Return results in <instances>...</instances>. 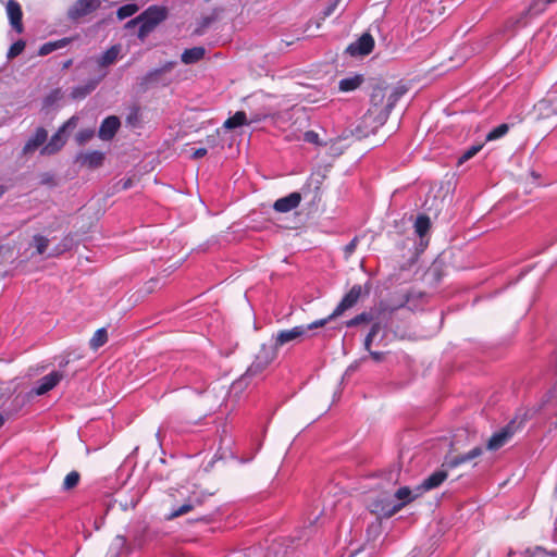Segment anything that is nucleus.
<instances>
[{
  "mask_svg": "<svg viewBox=\"0 0 557 557\" xmlns=\"http://www.w3.org/2000/svg\"><path fill=\"white\" fill-rule=\"evenodd\" d=\"M419 497L409 487H400L394 494L384 492L370 504V510L381 518H389L405 505Z\"/></svg>",
  "mask_w": 557,
  "mask_h": 557,
  "instance_id": "1",
  "label": "nucleus"
},
{
  "mask_svg": "<svg viewBox=\"0 0 557 557\" xmlns=\"http://www.w3.org/2000/svg\"><path fill=\"white\" fill-rule=\"evenodd\" d=\"M166 16L164 8L150 7L135 20L129 21L126 27L138 26V37L144 39L156 25L162 22Z\"/></svg>",
  "mask_w": 557,
  "mask_h": 557,
  "instance_id": "2",
  "label": "nucleus"
},
{
  "mask_svg": "<svg viewBox=\"0 0 557 557\" xmlns=\"http://www.w3.org/2000/svg\"><path fill=\"white\" fill-rule=\"evenodd\" d=\"M326 323V319H321L307 325H298L290 330L280 331L275 336V347L278 348L288 343L300 341L305 338L311 330L322 327Z\"/></svg>",
  "mask_w": 557,
  "mask_h": 557,
  "instance_id": "3",
  "label": "nucleus"
},
{
  "mask_svg": "<svg viewBox=\"0 0 557 557\" xmlns=\"http://www.w3.org/2000/svg\"><path fill=\"white\" fill-rule=\"evenodd\" d=\"M77 116H72L71 119H69L50 138V140L41 148L40 153L45 156H50L58 152L66 143V131L75 128L77 126Z\"/></svg>",
  "mask_w": 557,
  "mask_h": 557,
  "instance_id": "4",
  "label": "nucleus"
},
{
  "mask_svg": "<svg viewBox=\"0 0 557 557\" xmlns=\"http://www.w3.org/2000/svg\"><path fill=\"white\" fill-rule=\"evenodd\" d=\"M64 377L63 372L53 371L45 376H42L38 382L36 387L33 389V393L37 396L45 395L52 388H54L61 380Z\"/></svg>",
  "mask_w": 557,
  "mask_h": 557,
  "instance_id": "5",
  "label": "nucleus"
},
{
  "mask_svg": "<svg viewBox=\"0 0 557 557\" xmlns=\"http://www.w3.org/2000/svg\"><path fill=\"white\" fill-rule=\"evenodd\" d=\"M362 288L360 285H355L342 299L333 313L326 318L327 322L335 317L341 315L344 311L351 308L359 299Z\"/></svg>",
  "mask_w": 557,
  "mask_h": 557,
  "instance_id": "6",
  "label": "nucleus"
},
{
  "mask_svg": "<svg viewBox=\"0 0 557 557\" xmlns=\"http://www.w3.org/2000/svg\"><path fill=\"white\" fill-rule=\"evenodd\" d=\"M374 47V39L369 34H363L357 41L350 44L347 47V52L352 55H366L369 54Z\"/></svg>",
  "mask_w": 557,
  "mask_h": 557,
  "instance_id": "7",
  "label": "nucleus"
},
{
  "mask_svg": "<svg viewBox=\"0 0 557 557\" xmlns=\"http://www.w3.org/2000/svg\"><path fill=\"white\" fill-rule=\"evenodd\" d=\"M7 15L10 21V24L12 28L17 33L21 34L24 30L23 24H22V9L21 5L14 1L9 0L5 7Z\"/></svg>",
  "mask_w": 557,
  "mask_h": 557,
  "instance_id": "8",
  "label": "nucleus"
},
{
  "mask_svg": "<svg viewBox=\"0 0 557 557\" xmlns=\"http://www.w3.org/2000/svg\"><path fill=\"white\" fill-rule=\"evenodd\" d=\"M447 478V472L444 470H438L428 476L421 485L417 486L412 491V494L422 495L424 492L433 490L440 486Z\"/></svg>",
  "mask_w": 557,
  "mask_h": 557,
  "instance_id": "9",
  "label": "nucleus"
},
{
  "mask_svg": "<svg viewBox=\"0 0 557 557\" xmlns=\"http://www.w3.org/2000/svg\"><path fill=\"white\" fill-rule=\"evenodd\" d=\"M48 138V133L45 128L39 127L36 129L35 134L27 140L23 148L24 154H30L35 152L39 147H44Z\"/></svg>",
  "mask_w": 557,
  "mask_h": 557,
  "instance_id": "10",
  "label": "nucleus"
},
{
  "mask_svg": "<svg viewBox=\"0 0 557 557\" xmlns=\"http://www.w3.org/2000/svg\"><path fill=\"white\" fill-rule=\"evenodd\" d=\"M300 200H301V198L298 193H292L286 197L277 199L274 202L273 208L277 212H289L293 209H295L296 207H298Z\"/></svg>",
  "mask_w": 557,
  "mask_h": 557,
  "instance_id": "11",
  "label": "nucleus"
},
{
  "mask_svg": "<svg viewBox=\"0 0 557 557\" xmlns=\"http://www.w3.org/2000/svg\"><path fill=\"white\" fill-rule=\"evenodd\" d=\"M98 7L99 0H78L70 10V15L76 18L95 11Z\"/></svg>",
  "mask_w": 557,
  "mask_h": 557,
  "instance_id": "12",
  "label": "nucleus"
},
{
  "mask_svg": "<svg viewBox=\"0 0 557 557\" xmlns=\"http://www.w3.org/2000/svg\"><path fill=\"white\" fill-rule=\"evenodd\" d=\"M119 127H120V120L114 115L109 116L102 122V124L100 126L99 137L103 140H109L115 135Z\"/></svg>",
  "mask_w": 557,
  "mask_h": 557,
  "instance_id": "13",
  "label": "nucleus"
},
{
  "mask_svg": "<svg viewBox=\"0 0 557 557\" xmlns=\"http://www.w3.org/2000/svg\"><path fill=\"white\" fill-rule=\"evenodd\" d=\"M104 154L101 151H89L77 157L78 162L87 168L95 169L102 164Z\"/></svg>",
  "mask_w": 557,
  "mask_h": 557,
  "instance_id": "14",
  "label": "nucleus"
},
{
  "mask_svg": "<svg viewBox=\"0 0 557 557\" xmlns=\"http://www.w3.org/2000/svg\"><path fill=\"white\" fill-rule=\"evenodd\" d=\"M512 433L508 428L500 430L493 434V436L487 442V448L490 450H497L503 447L511 437Z\"/></svg>",
  "mask_w": 557,
  "mask_h": 557,
  "instance_id": "15",
  "label": "nucleus"
},
{
  "mask_svg": "<svg viewBox=\"0 0 557 557\" xmlns=\"http://www.w3.org/2000/svg\"><path fill=\"white\" fill-rule=\"evenodd\" d=\"M121 52V46L115 45L112 46L110 49H108L106 52H103L99 58H97V63L99 66L106 67L111 64H113Z\"/></svg>",
  "mask_w": 557,
  "mask_h": 557,
  "instance_id": "16",
  "label": "nucleus"
},
{
  "mask_svg": "<svg viewBox=\"0 0 557 557\" xmlns=\"http://www.w3.org/2000/svg\"><path fill=\"white\" fill-rule=\"evenodd\" d=\"M262 358H263L262 354H258L256 357V360L251 363V366L248 368L245 375L236 384H243L246 382V380L248 377H251V376H255V375L261 373L268 367V364H263V362L261 360Z\"/></svg>",
  "mask_w": 557,
  "mask_h": 557,
  "instance_id": "17",
  "label": "nucleus"
},
{
  "mask_svg": "<svg viewBox=\"0 0 557 557\" xmlns=\"http://www.w3.org/2000/svg\"><path fill=\"white\" fill-rule=\"evenodd\" d=\"M509 557H557V553H547L542 547L527 548L521 552H510Z\"/></svg>",
  "mask_w": 557,
  "mask_h": 557,
  "instance_id": "18",
  "label": "nucleus"
},
{
  "mask_svg": "<svg viewBox=\"0 0 557 557\" xmlns=\"http://www.w3.org/2000/svg\"><path fill=\"white\" fill-rule=\"evenodd\" d=\"M205 55V49L202 47H194L186 49L182 54V61L185 64L196 63L201 60Z\"/></svg>",
  "mask_w": 557,
  "mask_h": 557,
  "instance_id": "19",
  "label": "nucleus"
},
{
  "mask_svg": "<svg viewBox=\"0 0 557 557\" xmlns=\"http://www.w3.org/2000/svg\"><path fill=\"white\" fill-rule=\"evenodd\" d=\"M416 14H417V18H420V17L422 18L421 24L425 22V25L420 26V29L422 32L426 30L428 26H430L434 22L435 12L429 10L426 8V3L420 4V8Z\"/></svg>",
  "mask_w": 557,
  "mask_h": 557,
  "instance_id": "20",
  "label": "nucleus"
},
{
  "mask_svg": "<svg viewBox=\"0 0 557 557\" xmlns=\"http://www.w3.org/2000/svg\"><path fill=\"white\" fill-rule=\"evenodd\" d=\"M481 454H482V449L480 447H475V448L471 449L469 453L447 461V465L449 467L454 468V467H457L461 463L468 462V461L479 457Z\"/></svg>",
  "mask_w": 557,
  "mask_h": 557,
  "instance_id": "21",
  "label": "nucleus"
},
{
  "mask_svg": "<svg viewBox=\"0 0 557 557\" xmlns=\"http://www.w3.org/2000/svg\"><path fill=\"white\" fill-rule=\"evenodd\" d=\"M69 42H70L69 38H63V39H60V40H57V41L46 42V44H44L40 47L39 54L40 55H47V54L51 53L54 50L64 48L66 45H69Z\"/></svg>",
  "mask_w": 557,
  "mask_h": 557,
  "instance_id": "22",
  "label": "nucleus"
},
{
  "mask_svg": "<svg viewBox=\"0 0 557 557\" xmlns=\"http://www.w3.org/2000/svg\"><path fill=\"white\" fill-rule=\"evenodd\" d=\"M98 82H89L84 86H77L72 89L71 96L73 99H83L89 95L97 86Z\"/></svg>",
  "mask_w": 557,
  "mask_h": 557,
  "instance_id": "23",
  "label": "nucleus"
},
{
  "mask_svg": "<svg viewBox=\"0 0 557 557\" xmlns=\"http://www.w3.org/2000/svg\"><path fill=\"white\" fill-rule=\"evenodd\" d=\"M362 83V77L359 75L344 78L339 82V89L342 91H351L360 86Z\"/></svg>",
  "mask_w": 557,
  "mask_h": 557,
  "instance_id": "24",
  "label": "nucleus"
},
{
  "mask_svg": "<svg viewBox=\"0 0 557 557\" xmlns=\"http://www.w3.org/2000/svg\"><path fill=\"white\" fill-rule=\"evenodd\" d=\"M246 123V114L244 112H236L233 116L228 117L224 122V127L227 129H233L238 126H242Z\"/></svg>",
  "mask_w": 557,
  "mask_h": 557,
  "instance_id": "25",
  "label": "nucleus"
},
{
  "mask_svg": "<svg viewBox=\"0 0 557 557\" xmlns=\"http://www.w3.org/2000/svg\"><path fill=\"white\" fill-rule=\"evenodd\" d=\"M107 331L104 329H99L90 338V347L97 350L99 347L103 346L107 343Z\"/></svg>",
  "mask_w": 557,
  "mask_h": 557,
  "instance_id": "26",
  "label": "nucleus"
},
{
  "mask_svg": "<svg viewBox=\"0 0 557 557\" xmlns=\"http://www.w3.org/2000/svg\"><path fill=\"white\" fill-rule=\"evenodd\" d=\"M416 233L423 237L430 230V219L425 215H419L414 223Z\"/></svg>",
  "mask_w": 557,
  "mask_h": 557,
  "instance_id": "27",
  "label": "nucleus"
},
{
  "mask_svg": "<svg viewBox=\"0 0 557 557\" xmlns=\"http://www.w3.org/2000/svg\"><path fill=\"white\" fill-rule=\"evenodd\" d=\"M509 131L508 124H500L486 135V141H493L505 136Z\"/></svg>",
  "mask_w": 557,
  "mask_h": 557,
  "instance_id": "28",
  "label": "nucleus"
},
{
  "mask_svg": "<svg viewBox=\"0 0 557 557\" xmlns=\"http://www.w3.org/2000/svg\"><path fill=\"white\" fill-rule=\"evenodd\" d=\"M259 354H262L263 358L261 359L263 364H270L277 356V348L262 346Z\"/></svg>",
  "mask_w": 557,
  "mask_h": 557,
  "instance_id": "29",
  "label": "nucleus"
},
{
  "mask_svg": "<svg viewBox=\"0 0 557 557\" xmlns=\"http://www.w3.org/2000/svg\"><path fill=\"white\" fill-rule=\"evenodd\" d=\"M482 144L471 146L459 157L458 164L460 165L473 158L482 149Z\"/></svg>",
  "mask_w": 557,
  "mask_h": 557,
  "instance_id": "30",
  "label": "nucleus"
},
{
  "mask_svg": "<svg viewBox=\"0 0 557 557\" xmlns=\"http://www.w3.org/2000/svg\"><path fill=\"white\" fill-rule=\"evenodd\" d=\"M138 11V7L134 3H128V4H125L123 7H121L119 10H117V17L120 20H124L128 16H132L133 14H135L136 12Z\"/></svg>",
  "mask_w": 557,
  "mask_h": 557,
  "instance_id": "31",
  "label": "nucleus"
},
{
  "mask_svg": "<svg viewBox=\"0 0 557 557\" xmlns=\"http://www.w3.org/2000/svg\"><path fill=\"white\" fill-rule=\"evenodd\" d=\"M34 245L39 255L44 253L49 245V239L41 235L34 236Z\"/></svg>",
  "mask_w": 557,
  "mask_h": 557,
  "instance_id": "32",
  "label": "nucleus"
},
{
  "mask_svg": "<svg viewBox=\"0 0 557 557\" xmlns=\"http://www.w3.org/2000/svg\"><path fill=\"white\" fill-rule=\"evenodd\" d=\"M25 48V41L24 40H17L15 41L8 51V59H13L21 54Z\"/></svg>",
  "mask_w": 557,
  "mask_h": 557,
  "instance_id": "33",
  "label": "nucleus"
},
{
  "mask_svg": "<svg viewBox=\"0 0 557 557\" xmlns=\"http://www.w3.org/2000/svg\"><path fill=\"white\" fill-rule=\"evenodd\" d=\"M547 5L548 3H546L544 0H533L529 7V12L536 15L541 14L546 10Z\"/></svg>",
  "mask_w": 557,
  "mask_h": 557,
  "instance_id": "34",
  "label": "nucleus"
},
{
  "mask_svg": "<svg viewBox=\"0 0 557 557\" xmlns=\"http://www.w3.org/2000/svg\"><path fill=\"white\" fill-rule=\"evenodd\" d=\"M78 481H79V474L75 471L70 472L69 474H66V476L63 481V486H64V488L70 490V488L76 486Z\"/></svg>",
  "mask_w": 557,
  "mask_h": 557,
  "instance_id": "35",
  "label": "nucleus"
},
{
  "mask_svg": "<svg viewBox=\"0 0 557 557\" xmlns=\"http://www.w3.org/2000/svg\"><path fill=\"white\" fill-rule=\"evenodd\" d=\"M191 509H193V505L190 503H186V504L182 505L181 507H178L177 509L173 510L168 516V519L171 520V519L177 518L180 516H183V515L189 512Z\"/></svg>",
  "mask_w": 557,
  "mask_h": 557,
  "instance_id": "36",
  "label": "nucleus"
},
{
  "mask_svg": "<svg viewBox=\"0 0 557 557\" xmlns=\"http://www.w3.org/2000/svg\"><path fill=\"white\" fill-rule=\"evenodd\" d=\"M94 136V129H83L76 135V141L79 145H84Z\"/></svg>",
  "mask_w": 557,
  "mask_h": 557,
  "instance_id": "37",
  "label": "nucleus"
},
{
  "mask_svg": "<svg viewBox=\"0 0 557 557\" xmlns=\"http://www.w3.org/2000/svg\"><path fill=\"white\" fill-rule=\"evenodd\" d=\"M338 3H339V0H333L331 1L326 8L322 11V20H325L326 17L331 16L335 10L337 9L338 7Z\"/></svg>",
  "mask_w": 557,
  "mask_h": 557,
  "instance_id": "38",
  "label": "nucleus"
},
{
  "mask_svg": "<svg viewBox=\"0 0 557 557\" xmlns=\"http://www.w3.org/2000/svg\"><path fill=\"white\" fill-rule=\"evenodd\" d=\"M379 331H380V325L374 324L364 341V347L367 350H370V345Z\"/></svg>",
  "mask_w": 557,
  "mask_h": 557,
  "instance_id": "39",
  "label": "nucleus"
},
{
  "mask_svg": "<svg viewBox=\"0 0 557 557\" xmlns=\"http://www.w3.org/2000/svg\"><path fill=\"white\" fill-rule=\"evenodd\" d=\"M304 139L311 144H319V135L313 131L306 132Z\"/></svg>",
  "mask_w": 557,
  "mask_h": 557,
  "instance_id": "40",
  "label": "nucleus"
},
{
  "mask_svg": "<svg viewBox=\"0 0 557 557\" xmlns=\"http://www.w3.org/2000/svg\"><path fill=\"white\" fill-rule=\"evenodd\" d=\"M357 238H354L346 247H345V256L348 258L357 247Z\"/></svg>",
  "mask_w": 557,
  "mask_h": 557,
  "instance_id": "41",
  "label": "nucleus"
},
{
  "mask_svg": "<svg viewBox=\"0 0 557 557\" xmlns=\"http://www.w3.org/2000/svg\"><path fill=\"white\" fill-rule=\"evenodd\" d=\"M366 321V314H359L347 322V326H354Z\"/></svg>",
  "mask_w": 557,
  "mask_h": 557,
  "instance_id": "42",
  "label": "nucleus"
},
{
  "mask_svg": "<svg viewBox=\"0 0 557 557\" xmlns=\"http://www.w3.org/2000/svg\"><path fill=\"white\" fill-rule=\"evenodd\" d=\"M206 153H207V149H205V148H198V149H196V150L193 152L191 157H193L194 159H199V158H202L203 156H206Z\"/></svg>",
  "mask_w": 557,
  "mask_h": 557,
  "instance_id": "43",
  "label": "nucleus"
},
{
  "mask_svg": "<svg viewBox=\"0 0 557 557\" xmlns=\"http://www.w3.org/2000/svg\"><path fill=\"white\" fill-rule=\"evenodd\" d=\"M124 543H125L124 537H122V536H116V539H115V543H114V544H115L117 547H122V546L124 545Z\"/></svg>",
  "mask_w": 557,
  "mask_h": 557,
  "instance_id": "44",
  "label": "nucleus"
},
{
  "mask_svg": "<svg viewBox=\"0 0 557 557\" xmlns=\"http://www.w3.org/2000/svg\"><path fill=\"white\" fill-rule=\"evenodd\" d=\"M370 354H371L372 358H373L374 360H376V361L381 360V358H382V354H381V352H377V351H371Z\"/></svg>",
  "mask_w": 557,
  "mask_h": 557,
  "instance_id": "45",
  "label": "nucleus"
},
{
  "mask_svg": "<svg viewBox=\"0 0 557 557\" xmlns=\"http://www.w3.org/2000/svg\"><path fill=\"white\" fill-rule=\"evenodd\" d=\"M555 397H556V392H555V389H554V391H552V392L549 393L548 398H547V403H548V401H553V399H554Z\"/></svg>",
  "mask_w": 557,
  "mask_h": 557,
  "instance_id": "46",
  "label": "nucleus"
},
{
  "mask_svg": "<svg viewBox=\"0 0 557 557\" xmlns=\"http://www.w3.org/2000/svg\"><path fill=\"white\" fill-rule=\"evenodd\" d=\"M7 188L2 185H0V198L4 195Z\"/></svg>",
  "mask_w": 557,
  "mask_h": 557,
  "instance_id": "47",
  "label": "nucleus"
},
{
  "mask_svg": "<svg viewBox=\"0 0 557 557\" xmlns=\"http://www.w3.org/2000/svg\"><path fill=\"white\" fill-rule=\"evenodd\" d=\"M71 64H72V60H69V61H66V62L64 63L63 67H64V69H67V67H70V66H71Z\"/></svg>",
  "mask_w": 557,
  "mask_h": 557,
  "instance_id": "48",
  "label": "nucleus"
},
{
  "mask_svg": "<svg viewBox=\"0 0 557 557\" xmlns=\"http://www.w3.org/2000/svg\"><path fill=\"white\" fill-rule=\"evenodd\" d=\"M59 94H60V91H59V90H55V91H54V92H53L49 98H52V97H55V98H57V97L59 96Z\"/></svg>",
  "mask_w": 557,
  "mask_h": 557,
  "instance_id": "49",
  "label": "nucleus"
},
{
  "mask_svg": "<svg viewBox=\"0 0 557 557\" xmlns=\"http://www.w3.org/2000/svg\"><path fill=\"white\" fill-rule=\"evenodd\" d=\"M3 423H4V418H3V416L0 414V428L3 425Z\"/></svg>",
  "mask_w": 557,
  "mask_h": 557,
  "instance_id": "50",
  "label": "nucleus"
},
{
  "mask_svg": "<svg viewBox=\"0 0 557 557\" xmlns=\"http://www.w3.org/2000/svg\"><path fill=\"white\" fill-rule=\"evenodd\" d=\"M544 1H545L546 3H548V4H552V3L557 2V0H544Z\"/></svg>",
  "mask_w": 557,
  "mask_h": 557,
  "instance_id": "51",
  "label": "nucleus"
}]
</instances>
